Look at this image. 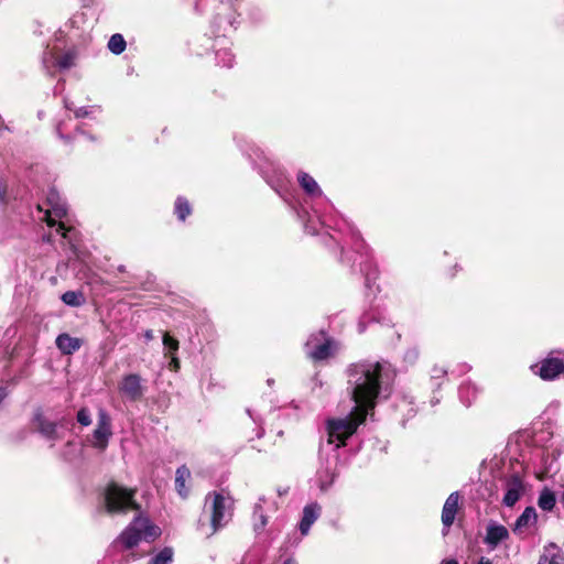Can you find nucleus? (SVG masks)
Instances as JSON below:
<instances>
[{"mask_svg":"<svg viewBox=\"0 0 564 564\" xmlns=\"http://www.w3.org/2000/svg\"><path fill=\"white\" fill-rule=\"evenodd\" d=\"M347 389L356 403L352 411L345 417L328 419L327 447L330 452L346 444L376 406L378 397L387 390L394 379V371L387 361H359L347 368Z\"/></svg>","mask_w":564,"mask_h":564,"instance_id":"obj_1","label":"nucleus"},{"mask_svg":"<svg viewBox=\"0 0 564 564\" xmlns=\"http://www.w3.org/2000/svg\"><path fill=\"white\" fill-rule=\"evenodd\" d=\"M234 502L229 496L221 492H210L205 499V510L210 513V524L205 525L202 520L198 530L207 538L214 535L231 519Z\"/></svg>","mask_w":564,"mask_h":564,"instance_id":"obj_2","label":"nucleus"},{"mask_svg":"<svg viewBox=\"0 0 564 564\" xmlns=\"http://www.w3.org/2000/svg\"><path fill=\"white\" fill-rule=\"evenodd\" d=\"M45 205L47 206L45 209L42 205L37 206L40 212H44L43 219L50 227L57 225L56 231L74 247L75 230L72 227H67L63 220L67 216V208L59 194L53 189L50 191Z\"/></svg>","mask_w":564,"mask_h":564,"instance_id":"obj_3","label":"nucleus"},{"mask_svg":"<svg viewBox=\"0 0 564 564\" xmlns=\"http://www.w3.org/2000/svg\"><path fill=\"white\" fill-rule=\"evenodd\" d=\"M161 534V529L151 523L148 518L135 517L130 525L120 534L118 542L126 549H131L142 540L152 541Z\"/></svg>","mask_w":564,"mask_h":564,"instance_id":"obj_4","label":"nucleus"},{"mask_svg":"<svg viewBox=\"0 0 564 564\" xmlns=\"http://www.w3.org/2000/svg\"><path fill=\"white\" fill-rule=\"evenodd\" d=\"M133 496L134 490H129L115 482L109 484L104 492L106 511L108 513H124L131 509H139Z\"/></svg>","mask_w":564,"mask_h":564,"instance_id":"obj_5","label":"nucleus"},{"mask_svg":"<svg viewBox=\"0 0 564 564\" xmlns=\"http://www.w3.org/2000/svg\"><path fill=\"white\" fill-rule=\"evenodd\" d=\"M306 352L314 360H324L332 356L336 349V344L326 337L324 332L312 335L306 341Z\"/></svg>","mask_w":564,"mask_h":564,"instance_id":"obj_6","label":"nucleus"},{"mask_svg":"<svg viewBox=\"0 0 564 564\" xmlns=\"http://www.w3.org/2000/svg\"><path fill=\"white\" fill-rule=\"evenodd\" d=\"M111 435V417L105 409L100 408L98 410L97 426L94 430L90 444L93 447L99 451H105L108 446Z\"/></svg>","mask_w":564,"mask_h":564,"instance_id":"obj_7","label":"nucleus"},{"mask_svg":"<svg viewBox=\"0 0 564 564\" xmlns=\"http://www.w3.org/2000/svg\"><path fill=\"white\" fill-rule=\"evenodd\" d=\"M120 393L130 401H138L144 394L142 378L137 373H129L122 377L119 382Z\"/></svg>","mask_w":564,"mask_h":564,"instance_id":"obj_8","label":"nucleus"},{"mask_svg":"<svg viewBox=\"0 0 564 564\" xmlns=\"http://www.w3.org/2000/svg\"><path fill=\"white\" fill-rule=\"evenodd\" d=\"M510 536L509 530L497 521H489L486 527V535L484 543L490 551L496 550L500 544L506 542Z\"/></svg>","mask_w":564,"mask_h":564,"instance_id":"obj_9","label":"nucleus"},{"mask_svg":"<svg viewBox=\"0 0 564 564\" xmlns=\"http://www.w3.org/2000/svg\"><path fill=\"white\" fill-rule=\"evenodd\" d=\"M524 485L518 475H512L505 481V496L502 503L507 507H513L522 497Z\"/></svg>","mask_w":564,"mask_h":564,"instance_id":"obj_10","label":"nucleus"},{"mask_svg":"<svg viewBox=\"0 0 564 564\" xmlns=\"http://www.w3.org/2000/svg\"><path fill=\"white\" fill-rule=\"evenodd\" d=\"M338 459V455L332 453V456L329 457V454H327L326 457V465L322 466L317 473H316V481L318 485V488L321 491H326L332 484L335 480L336 474H335V466Z\"/></svg>","mask_w":564,"mask_h":564,"instance_id":"obj_11","label":"nucleus"},{"mask_svg":"<svg viewBox=\"0 0 564 564\" xmlns=\"http://www.w3.org/2000/svg\"><path fill=\"white\" fill-rule=\"evenodd\" d=\"M76 54L73 51L66 52L63 56L56 57L51 51L44 53L43 65L48 73L55 68L67 69L74 66Z\"/></svg>","mask_w":564,"mask_h":564,"instance_id":"obj_12","label":"nucleus"},{"mask_svg":"<svg viewBox=\"0 0 564 564\" xmlns=\"http://www.w3.org/2000/svg\"><path fill=\"white\" fill-rule=\"evenodd\" d=\"M561 373H564V361L560 358H546L539 367V375L544 380H554Z\"/></svg>","mask_w":564,"mask_h":564,"instance_id":"obj_13","label":"nucleus"},{"mask_svg":"<svg viewBox=\"0 0 564 564\" xmlns=\"http://www.w3.org/2000/svg\"><path fill=\"white\" fill-rule=\"evenodd\" d=\"M33 423L39 433H41V435L47 441L55 442L59 438L56 424L46 420L42 412H36L34 414Z\"/></svg>","mask_w":564,"mask_h":564,"instance_id":"obj_14","label":"nucleus"},{"mask_svg":"<svg viewBox=\"0 0 564 564\" xmlns=\"http://www.w3.org/2000/svg\"><path fill=\"white\" fill-rule=\"evenodd\" d=\"M459 494L457 491L452 492L442 510V523L444 528L448 529L455 521L456 513L458 511Z\"/></svg>","mask_w":564,"mask_h":564,"instance_id":"obj_15","label":"nucleus"},{"mask_svg":"<svg viewBox=\"0 0 564 564\" xmlns=\"http://www.w3.org/2000/svg\"><path fill=\"white\" fill-rule=\"evenodd\" d=\"M319 516L321 506L317 502H312L304 507L302 519L299 525L302 535H306L308 533L312 524L318 519Z\"/></svg>","mask_w":564,"mask_h":564,"instance_id":"obj_16","label":"nucleus"},{"mask_svg":"<svg viewBox=\"0 0 564 564\" xmlns=\"http://www.w3.org/2000/svg\"><path fill=\"white\" fill-rule=\"evenodd\" d=\"M538 522V514L533 507H527L521 516L516 520L513 532L522 535L529 528L535 525Z\"/></svg>","mask_w":564,"mask_h":564,"instance_id":"obj_17","label":"nucleus"},{"mask_svg":"<svg viewBox=\"0 0 564 564\" xmlns=\"http://www.w3.org/2000/svg\"><path fill=\"white\" fill-rule=\"evenodd\" d=\"M55 344L64 355H72L82 347V340L79 338L72 337L66 333L59 334L56 337Z\"/></svg>","mask_w":564,"mask_h":564,"instance_id":"obj_18","label":"nucleus"},{"mask_svg":"<svg viewBox=\"0 0 564 564\" xmlns=\"http://www.w3.org/2000/svg\"><path fill=\"white\" fill-rule=\"evenodd\" d=\"M538 564H564L560 547L554 543L546 545Z\"/></svg>","mask_w":564,"mask_h":564,"instance_id":"obj_19","label":"nucleus"},{"mask_svg":"<svg viewBox=\"0 0 564 564\" xmlns=\"http://www.w3.org/2000/svg\"><path fill=\"white\" fill-rule=\"evenodd\" d=\"M297 182L307 195L322 196L323 193L321 187L310 174L300 172L297 174Z\"/></svg>","mask_w":564,"mask_h":564,"instance_id":"obj_20","label":"nucleus"},{"mask_svg":"<svg viewBox=\"0 0 564 564\" xmlns=\"http://www.w3.org/2000/svg\"><path fill=\"white\" fill-rule=\"evenodd\" d=\"M189 478L191 471L185 465L177 468L175 476V488L182 498H186L188 496V489L186 488L185 482Z\"/></svg>","mask_w":564,"mask_h":564,"instance_id":"obj_21","label":"nucleus"},{"mask_svg":"<svg viewBox=\"0 0 564 564\" xmlns=\"http://www.w3.org/2000/svg\"><path fill=\"white\" fill-rule=\"evenodd\" d=\"M459 399L465 405H470L477 398L479 389L471 382H464L459 387Z\"/></svg>","mask_w":564,"mask_h":564,"instance_id":"obj_22","label":"nucleus"},{"mask_svg":"<svg viewBox=\"0 0 564 564\" xmlns=\"http://www.w3.org/2000/svg\"><path fill=\"white\" fill-rule=\"evenodd\" d=\"M263 503H267L264 498H260L259 502L254 506L253 511V527L256 532L262 531L268 524V517L263 510Z\"/></svg>","mask_w":564,"mask_h":564,"instance_id":"obj_23","label":"nucleus"},{"mask_svg":"<svg viewBox=\"0 0 564 564\" xmlns=\"http://www.w3.org/2000/svg\"><path fill=\"white\" fill-rule=\"evenodd\" d=\"M226 40L223 39L218 42L219 47L216 50V59L218 65L223 67H231L234 63V55L228 47H225Z\"/></svg>","mask_w":564,"mask_h":564,"instance_id":"obj_24","label":"nucleus"},{"mask_svg":"<svg viewBox=\"0 0 564 564\" xmlns=\"http://www.w3.org/2000/svg\"><path fill=\"white\" fill-rule=\"evenodd\" d=\"M555 495L550 489L545 488L541 491L538 505L544 511H551L555 507Z\"/></svg>","mask_w":564,"mask_h":564,"instance_id":"obj_25","label":"nucleus"},{"mask_svg":"<svg viewBox=\"0 0 564 564\" xmlns=\"http://www.w3.org/2000/svg\"><path fill=\"white\" fill-rule=\"evenodd\" d=\"M108 48L113 54H121L126 50V41L119 33L111 35L108 42Z\"/></svg>","mask_w":564,"mask_h":564,"instance_id":"obj_26","label":"nucleus"},{"mask_svg":"<svg viewBox=\"0 0 564 564\" xmlns=\"http://www.w3.org/2000/svg\"><path fill=\"white\" fill-rule=\"evenodd\" d=\"M62 301L66 305L78 307L84 303V296L82 292L67 291L62 295Z\"/></svg>","mask_w":564,"mask_h":564,"instance_id":"obj_27","label":"nucleus"},{"mask_svg":"<svg viewBox=\"0 0 564 564\" xmlns=\"http://www.w3.org/2000/svg\"><path fill=\"white\" fill-rule=\"evenodd\" d=\"M173 561V550L164 547L156 553L149 562V564H171Z\"/></svg>","mask_w":564,"mask_h":564,"instance_id":"obj_28","label":"nucleus"},{"mask_svg":"<svg viewBox=\"0 0 564 564\" xmlns=\"http://www.w3.org/2000/svg\"><path fill=\"white\" fill-rule=\"evenodd\" d=\"M175 214L177 215L180 220H185L186 216L191 214V206L185 198L178 197L176 199Z\"/></svg>","mask_w":564,"mask_h":564,"instance_id":"obj_29","label":"nucleus"},{"mask_svg":"<svg viewBox=\"0 0 564 564\" xmlns=\"http://www.w3.org/2000/svg\"><path fill=\"white\" fill-rule=\"evenodd\" d=\"M447 375V370L441 366H434L431 370V380L435 386L440 387L442 382L440 380L444 379Z\"/></svg>","mask_w":564,"mask_h":564,"instance_id":"obj_30","label":"nucleus"},{"mask_svg":"<svg viewBox=\"0 0 564 564\" xmlns=\"http://www.w3.org/2000/svg\"><path fill=\"white\" fill-rule=\"evenodd\" d=\"M163 345L167 349L169 354L174 355L178 349L177 339L171 337L167 333L163 336Z\"/></svg>","mask_w":564,"mask_h":564,"instance_id":"obj_31","label":"nucleus"},{"mask_svg":"<svg viewBox=\"0 0 564 564\" xmlns=\"http://www.w3.org/2000/svg\"><path fill=\"white\" fill-rule=\"evenodd\" d=\"M77 422L83 426H89L91 424V414L87 408H82L77 412Z\"/></svg>","mask_w":564,"mask_h":564,"instance_id":"obj_32","label":"nucleus"},{"mask_svg":"<svg viewBox=\"0 0 564 564\" xmlns=\"http://www.w3.org/2000/svg\"><path fill=\"white\" fill-rule=\"evenodd\" d=\"M370 267H371V263L368 261L365 262L361 267V271L365 273L367 288H370L371 280H376V278H377V271L376 270L370 271Z\"/></svg>","mask_w":564,"mask_h":564,"instance_id":"obj_33","label":"nucleus"},{"mask_svg":"<svg viewBox=\"0 0 564 564\" xmlns=\"http://www.w3.org/2000/svg\"><path fill=\"white\" fill-rule=\"evenodd\" d=\"M417 358L419 350L416 348H410L404 355V359L411 364L415 362Z\"/></svg>","mask_w":564,"mask_h":564,"instance_id":"obj_34","label":"nucleus"},{"mask_svg":"<svg viewBox=\"0 0 564 564\" xmlns=\"http://www.w3.org/2000/svg\"><path fill=\"white\" fill-rule=\"evenodd\" d=\"M94 107L87 108V107H79L74 110L76 118H84L89 116L93 112Z\"/></svg>","mask_w":564,"mask_h":564,"instance_id":"obj_35","label":"nucleus"},{"mask_svg":"<svg viewBox=\"0 0 564 564\" xmlns=\"http://www.w3.org/2000/svg\"><path fill=\"white\" fill-rule=\"evenodd\" d=\"M170 368L175 371L180 368V361L174 355H172V358L170 361Z\"/></svg>","mask_w":564,"mask_h":564,"instance_id":"obj_36","label":"nucleus"},{"mask_svg":"<svg viewBox=\"0 0 564 564\" xmlns=\"http://www.w3.org/2000/svg\"><path fill=\"white\" fill-rule=\"evenodd\" d=\"M144 338H145L147 340H152V339H153V332H152V330H150V329H149V330H147V332L144 333Z\"/></svg>","mask_w":564,"mask_h":564,"instance_id":"obj_37","label":"nucleus"},{"mask_svg":"<svg viewBox=\"0 0 564 564\" xmlns=\"http://www.w3.org/2000/svg\"><path fill=\"white\" fill-rule=\"evenodd\" d=\"M365 329H366L365 323H364V321H360V322L358 323V332H359V333H364V332H365Z\"/></svg>","mask_w":564,"mask_h":564,"instance_id":"obj_38","label":"nucleus"},{"mask_svg":"<svg viewBox=\"0 0 564 564\" xmlns=\"http://www.w3.org/2000/svg\"><path fill=\"white\" fill-rule=\"evenodd\" d=\"M478 564H491V561L489 558H486V557H481L478 562Z\"/></svg>","mask_w":564,"mask_h":564,"instance_id":"obj_39","label":"nucleus"},{"mask_svg":"<svg viewBox=\"0 0 564 564\" xmlns=\"http://www.w3.org/2000/svg\"><path fill=\"white\" fill-rule=\"evenodd\" d=\"M478 564H491V561L489 558H486V557H481L478 562Z\"/></svg>","mask_w":564,"mask_h":564,"instance_id":"obj_40","label":"nucleus"},{"mask_svg":"<svg viewBox=\"0 0 564 564\" xmlns=\"http://www.w3.org/2000/svg\"><path fill=\"white\" fill-rule=\"evenodd\" d=\"M64 105H65V108H66L67 110H72V109H73V108H72V104H70L67 99H64Z\"/></svg>","mask_w":564,"mask_h":564,"instance_id":"obj_41","label":"nucleus"},{"mask_svg":"<svg viewBox=\"0 0 564 564\" xmlns=\"http://www.w3.org/2000/svg\"><path fill=\"white\" fill-rule=\"evenodd\" d=\"M56 130H57L58 135H59L61 138H64V134H63V132H62V126H61V124H58V126H57Z\"/></svg>","mask_w":564,"mask_h":564,"instance_id":"obj_42","label":"nucleus"},{"mask_svg":"<svg viewBox=\"0 0 564 564\" xmlns=\"http://www.w3.org/2000/svg\"><path fill=\"white\" fill-rule=\"evenodd\" d=\"M326 448L324 446L321 447V451H319V457L321 459H324V453H325Z\"/></svg>","mask_w":564,"mask_h":564,"instance_id":"obj_43","label":"nucleus"},{"mask_svg":"<svg viewBox=\"0 0 564 564\" xmlns=\"http://www.w3.org/2000/svg\"><path fill=\"white\" fill-rule=\"evenodd\" d=\"M443 564H458V562L456 560H447L444 561Z\"/></svg>","mask_w":564,"mask_h":564,"instance_id":"obj_44","label":"nucleus"},{"mask_svg":"<svg viewBox=\"0 0 564 564\" xmlns=\"http://www.w3.org/2000/svg\"><path fill=\"white\" fill-rule=\"evenodd\" d=\"M66 447L67 448H73V447H76V444L73 443V442H67Z\"/></svg>","mask_w":564,"mask_h":564,"instance_id":"obj_45","label":"nucleus"},{"mask_svg":"<svg viewBox=\"0 0 564 564\" xmlns=\"http://www.w3.org/2000/svg\"><path fill=\"white\" fill-rule=\"evenodd\" d=\"M283 564H296L294 560H286Z\"/></svg>","mask_w":564,"mask_h":564,"instance_id":"obj_46","label":"nucleus"},{"mask_svg":"<svg viewBox=\"0 0 564 564\" xmlns=\"http://www.w3.org/2000/svg\"><path fill=\"white\" fill-rule=\"evenodd\" d=\"M247 413L249 414V416H250V417H251L256 423L258 422V421H257V419L252 416V414H251V411H250V410H247Z\"/></svg>","mask_w":564,"mask_h":564,"instance_id":"obj_47","label":"nucleus"},{"mask_svg":"<svg viewBox=\"0 0 564 564\" xmlns=\"http://www.w3.org/2000/svg\"><path fill=\"white\" fill-rule=\"evenodd\" d=\"M64 456H65L66 459H70L72 458L69 452L64 453Z\"/></svg>","mask_w":564,"mask_h":564,"instance_id":"obj_48","label":"nucleus"},{"mask_svg":"<svg viewBox=\"0 0 564 564\" xmlns=\"http://www.w3.org/2000/svg\"><path fill=\"white\" fill-rule=\"evenodd\" d=\"M356 247L357 248H359V247L361 248L362 247V241H356Z\"/></svg>","mask_w":564,"mask_h":564,"instance_id":"obj_49","label":"nucleus"},{"mask_svg":"<svg viewBox=\"0 0 564 564\" xmlns=\"http://www.w3.org/2000/svg\"><path fill=\"white\" fill-rule=\"evenodd\" d=\"M2 127H3V123H2V121L0 120V130L2 129Z\"/></svg>","mask_w":564,"mask_h":564,"instance_id":"obj_50","label":"nucleus"}]
</instances>
